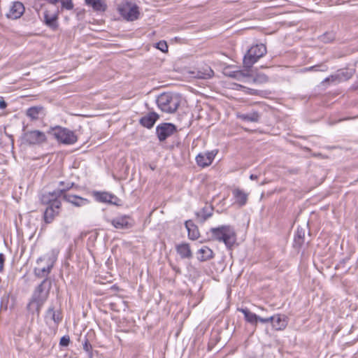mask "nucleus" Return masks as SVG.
I'll return each mask as SVG.
<instances>
[{
	"instance_id": "nucleus-1",
	"label": "nucleus",
	"mask_w": 358,
	"mask_h": 358,
	"mask_svg": "<svg viewBox=\"0 0 358 358\" xmlns=\"http://www.w3.org/2000/svg\"><path fill=\"white\" fill-rule=\"evenodd\" d=\"M52 288V282L43 279L34 289L27 305V310L32 315L39 317L41 308L48 300Z\"/></svg>"
},
{
	"instance_id": "nucleus-2",
	"label": "nucleus",
	"mask_w": 358,
	"mask_h": 358,
	"mask_svg": "<svg viewBox=\"0 0 358 358\" xmlns=\"http://www.w3.org/2000/svg\"><path fill=\"white\" fill-rule=\"evenodd\" d=\"M211 239L223 242L227 248L231 249L236 241V234L234 228L230 225H222L211 228Z\"/></svg>"
},
{
	"instance_id": "nucleus-39",
	"label": "nucleus",
	"mask_w": 358,
	"mask_h": 358,
	"mask_svg": "<svg viewBox=\"0 0 358 358\" xmlns=\"http://www.w3.org/2000/svg\"><path fill=\"white\" fill-rule=\"evenodd\" d=\"M6 260L5 255L3 253H0V273L3 271L4 262Z\"/></svg>"
},
{
	"instance_id": "nucleus-6",
	"label": "nucleus",
	"mask_w": 358,
	"mask_h": 358,
	"mask_svg": "<svg viewBox=\"0 0 358 358\" xmlns=\"http://www.w3.org/2000/svg\"><path fill=\"white\" fill-rule=\"evenodd\" d=\"M176 131V126L169 122L161 123L156 127V134L160 142L164 141Z\"/></svg>"
},
{
	"instance_id": "nucleus-24",
	"label": "nucleus",
	"mask_w": 358,
	"mask_h": 358,
	"mask_svg": "<svg viewBox=\"0 0 358 358\" xmlns=\"http://www.w3.org/2000/svg\"><path fill=\"white\" fill-rule=\"evenodd\" d=\"M236 116L238 119L248 122H258L261 117L257 111H252L248 113H238Z\"/></svg>"
},
{
	"instance_id": "nucleus-4",
	"label": "nucleus",
	"mask_w": 358,
	"mask_h": 358,
	"mask_svg": "<svg viewBox=\"0 0 358 358\" xmlns=\"http://www.w3.org/2000/svg\"><path fill=\"white\" fill-rule=\"evenodd\" d=\"M48 134L54 136L58 142L65 145L74 144L78 140L77 136L73 131L60 126L50 128Z\"/></svg>"
},
{
	"instance_id": "nucleus-11",
	"label": "nucleus",
	"mask_w": 358,
	"mask_h": 358,
	"mask_svg": "<svg viewBox=\"0 0 358 358\" xmlns=\"http://www.w3.org/2000/svg\"><path fill=\"white\" fill-rule=\"evenodd\" d=\"M24 138L25 141L30 145L40 144L46 141L45 134L38 130L27 131Z\"/></svg>"
},
{
	"instance_id": "nucleus-41",
	"label": "nucleus",
	"mask_w": 358,
	"mask_h": 358,
	"mask_svg": "<svg viewBox=\"0 0 358 358\" xmlns=\"http://www.w3.org/2000/svg\"><path fill=\"white\" fill-rule=\"evenodd\" d=\"M7 106V103L1 98L0 100V108L4 109Z\"/></svg>"
},
{
	"instance_id": "nucleus-42",
	"label": "nucleus",
	"mask_w": 358,
	"mask_h": 358,
	"mask_svg": "<svg viewBox=\"0 0 358 358\" xmlns=\"http://www.w3.org/2000/svg\"><path fill=\"white\" fill-rule=\"evenodd\" d=\"M258 321L261 322L262 323H268V320H267V317L263 318L259 316H258V317H257V322Z\"/></svg>"
},
{
	"instance_id": "nucleus-8",
	"label": "nucleus",
	"mask_w": 358,
	"mask_h": 358,
	"mask_svg": "<svg viewBox=\"0 0 358 358\" xmlns=\"http://www.w3.org/2000/svg\"><path fill=\"white\" fill-rule=\"evenodd\" d=\"M120 15L127 21H134L138 18L139 10L136 5H124L118 8Z\"/></svg>"
},
{
	"instance_id": "nucleus-14",
	"label": "nucleus",
	"mask_w": 358,
	"mask_h": 358,
	"mask_svg": "<svg viewBox=\"0 0 358 358\" xmlns=\"http://www.w3.org/2000/svg\"><path fill=\"white\" fill-rule=\"evenodd\" d=\"M216 153L217 152H214V151L199 153L196 157V164L198 166L203 168L210 166L212 164Z\"/></svg>"
},
{
	"instance_id": "nucleus-33",
	"label": "nucleus",
	"mask_w": 358,
	"mask_h": 358,
	"mask_svg": "<svg viewBox=\"0 0 358 358\" xmlns=\"http://www.w3.org/2000/svg\"><path fill=\"white\" fill-rule=\"evenodd\" d=\"M268 81V77L264 73H257L253 78V82L257 84L266 83Z\"/></svg>"
},
{
	"instance_id": "nucleus-38",
	"label": "nucleus",
	"mask_w": 358,
	"mask_h": 358,
	"mask_svg": "<svg viewBox=\"0 0 358 358\" xmlns=\"http://www.w3.org/2000/svg\"><path fill=\"white\" fill-rule=\"evenodd\" d=\"M70 343V338L69 336H64L61 338L59 345L62 347H67Z\"/></svg>"
},
{
	"instance_id": "nucleus-7",
	"label": "nucleus",
	"mask_w": 358,
	"mask_h": 358,
	"mask_svg": "<svg viewBox=\"0 0 358 358\" xmlns=\"http://www.w3.org/2000/svg\"><path fill=\"white\" fill-rule=\"evenodd\" d=\"M92 195L94 199L98 202L115 206L120 205V199L115 194L108 192L94 191L92 192Z\"/></svg>"
},
{
	"instance_id": "nucleus-43",
	"label": "nucleus",
	"mask_w": 358,
	"mask_h": 358,
	"mask_svg": "<svg viewBox=\"0 0 358 358\" xmlns=\"http://www.w3.org/2000/svg\"><path fill=\"white\" fill-rule=\"evenodd\" d=\"M213 71L211 69H210V70L208 71V73H206V77H204V78H210V77L213 76Z\"/></svg>"
},
{
	"instance_id": "nucleus-15",
	"label": "nucleus",
	"mask_w": 358,
	"mask_h": 358,
	"mask_svg": "<svg viewBox=\"0 0 358 358\" xmlns=\"http://www.w3.org/2000/svg\"><path fill=\"white\" fill-rule=\"evenodd\" d=\"M62 313L60 309H55L54 305H50L45 312V319L52 320L55 325H58L62 320Z\"/></svg>"
},
{
	"instance_id": "nucleus-34",
	"label": "nucleus",
	"mask_w": 358,
	"mask_h": 358,
	"mask_svg": "<svg viewBox=\"0 0 358 358\" xmlns=\"http://www.w3.org/2000/svg\"><path fill=\"white\" fill-rule=\"evenodd\" d=\"M327 66L324 64H317L315 66H310L306 69V71H326L327 70Z\"/></svg>"
},
{
	"instance_id": "nucleus-30",
	"label": "nucleus",
	"mask_w": 358,
	"mask_h": 358,
	"mask_svg": "<svg viewBox=\"0 0 358 358\" xmlns=\"http://www.w3.org/2000/svg\"><path fill=\"white\" fill-rule=\"evenodd\" d=\"M233 195L236 199V202L241 206L245 205L248 201V194L243 191L236 189L233 191Z\"/></svg>"
},
{
	"instance_id": "nucleus-9",
	"label": "nucleus",
	"mask_w": 358,
	"mask_h": 358,
	"mask_svg": "<svg viewBox=\"0 0 358 358\" xmlns=\"http://www.w3.org/2000/svg\"><path fill=\"white\" fill-rule=\"evenodd\" d=\"M61 206V201H54L52 206H48L46 208L43 213V220L46 224L51 223L55 217L59 215Z\"/></svg>"
},
{
	"instance_id": "nucleus-3",
	"label": "nucleus",
	"mask_w": 358,
	"mask_h": 358,
	"mask_svg": "<svg viewBox=\"0 0 358 358\" xmlns=\"http://www.w3.org/2000/svg\"><path fill=\"white\" fill-rule=\"evenodd\" d=\"M156 103L162 112L173 113L180 104V98L172 93H162L157 97Z\"/></svg>"
},
{
	"instance_id": "nucleus-5",
	"label": "nucleus",
	"mask_w": 358,
	"mask_h": 358,
	"mask_svg": "<svg viewBox=\"0 0 358 358\" xmlns=\"http://www.w3.org/2000/svg\"><path fill=\"white\" fill-rule=\"evenodd\" d=\"M265 45L257 44L252 46L243 57V65L246 69H250L261 57L266 54Z\"/></svg>"
},
{
	"instance_id": "nucleus-45",
	"label": "nucleus",
	"mask_w": 358,
	"mask_h": 358,
	"mask_svg": "<svg viewBox=\"0 0 358 358\" xmlns=\"http://www.w3.org/2000/svg\"><path fill=\"white\" fill-rule=\"evenodd\" d=\"M250 178L252 180H257L258 178V176L257 175L251 174L250 176Z\"/></svg>"
},
{
	"instance_id": "nucleus-47",
	"label": "nucleus",
	"mask_w": 358,
	"mask_h": 358,
	"mask_svg": "<svg viewBox=\"0 0 358 358\" xmlns=\"http://www.w3.org/2000/svg\"><path fill=\"white\" fill-rule=\"evenodd\" d=\"M252 92H251V94H256V90H252Z\"/></svg>"
},
{
	"instance_id": "nucleus-10",
	"label": "nucleus",
	"mask_w": 358,
	"mask_h": 358,
	"mask_svg": "<svg viewBox=\"0 0 358 358\" xmlns=\"http://www.w3.org/2000/svg\"><path fill=\"white\" fill-rule=\"evenodd\" d=\"M117 229H129L134 226V221L129 215L118 216L108 220Z\"/></svg>"
},
{
	"instance_id": "nucleus-20",
	"label": "nucleus",
	"mask_w": 358,
	"mask_h": 358,
	"mask_svg": "<svg viewBox=\"0 0 358 358\" xmlns=\"http://www.w3.org/2000/svg\"><path fill=\"white\" fill-rule=\"evenodd\" d=\"M85 3L87 6L92 7V10L96 13H103L108 8L105 0H85Z\"/></svg>"
},
{
	"instance_id": "nucleus-29",
	"label": "nucleus",
	"mask_w": 358,
	"mask_h": 358,
	"mask_svg": "<svg viewBox=\"0 0 358 358\" xmlns=\"http://www.w3.org/2000/svg\"><path fill=\"white\" fill-rule=\"evenodd\" d=\"M59 199V196H55L54 191L43 194L40 197L41 203L48 205V206H52L54 201H60Z\"/></svg>"
},
{
	"instance_id": "nucleus-26",
	"label": "nucleus",
	"mask_w": 358,
	"mask_h": 358,
	"mask_svg": "<svg viewBox=\"0 0 358 358\" xmlns=\"http://www.w3.org/2000/svg\"><path fill=\"white\" fill-rule=\"evenodd\" d=\"M197 259L200 262H206L213 257V250L207 246H203L197 251Z\"/></svg>"
},
{
	"instance_id": "nucleus-25",
	"label": "nucleus",
	"mask_w": 358,
	"mask_h": 358,
	"mask_svg": "<svg viewBox=\"0 0 358 358\" xmlns=\"http://www.w3.org/2000/svg\"><path fill=\"white\" fill-rule=\"evenodd\" d=\"M185 225L188 232V238L191 240H196L199 237L197 226L192 220L186 221Z\"/></svg>"
},
{
	"instance_id": "nucleus-27",
	"label": "nucleus",
	"mask_w": 358,
	"mask_h": 358,
	"mask_svg": "<svg viewBox=\"0 0 358 358\" xmlns=\"http://www.w3.org/2000/svg\"><path fill=\"white\" fill-rule=\"evenodd\" d=\"M287 317L282 315H276L275 320L273 322V327L278 331L283 330L287 325Z\"/></svg>"
},
{
	"instance_id": "nucleus-19",
	"label": "nucleus",
	"mask_w": 358,
	"mask_h": 358,
	"mask_svg": "<svg viewBox=\"0 0 358 358\" xmlns=\"http://www.w3.org/2000/svg\"><path fill=\"white\" fill-rule=\"evenodd\" d=\"M59 186L60 188L54 190L55 196H57L62 197L64 199V195L70 194L68 192L73 187H77L78 185H76L73 182H65L64 181H60L59 182Z\"/></svg>"
},
{
	"instance_id": "nucleus-12",
	"label": "nucleus",
	"mask_w": 358,
	"mask_h": 358,
	"mask_svg": "<svg viewBox=\"0 0 358 358\" xmlns=\"http://www.w3.org/2000/svg\"><path fill=\"white\" fill-rule=\"evenodd\" d=\"M45 259L39 257L36 263L38 265ZM53 267V263L49 264L47 266L41 267L40 266L35 267L34 269V275L38 278L47 279L49 282H52L51 279L48 277Z\"/></svg>"
},
{
	"instance_id": "nucleus-23",
	"label": "nucleus",
	"mask_w": 358,
	"mask_h": 358,
	"mask_svg": "<svg viewBox=\"0 0 358 358\" xmlns=\"http://www.w3.org/2000/svg\"><path fill=\"white\" fill-rule=\"evenodd\" d=\"M58 16L57 15H50L48 11L44 12V24L48 27L52 31H55L58 29L59 24L57 22Z\"/></svg>"
},
{
	"instance_id": "nucleus-21",
	"label": "nucleus",
	"mask_w": 358,
	"mask_h": 358,
	"mask_svg": "<svg viewBox=\"0 0 358 358\" xmlns=\"http://www.w3.org/2000/svg\"><path fill=\"white\" fill-rule=\"evenodd\" d=\"M176 250L181 259H190L193 257V253L190 245L187 243H182L176 245Z\"/></svg>"
},
{
	"instance_id": "nucleus-22",
	"label": "nucleus",
	"mask_w": 358,
	"mask_h": 358,
	"mask_svg": "<svg viewBox=\"0 0 358 358\" xmlns=\"http://www.w3.org/2000/svg\"><path fill=\"white\" fill-rule=\"evenodd\" d=\"M26 115L32 120H38L45 115V109L43 106H37L30 107L27 110Z\"/></svg>"
},
{
	"instance_id": "nucleus-16",
	"label": "nucleus",
	"mask_w": 358,
	"mask_h": 358,
	"mask_svg": "<svg viewBox=\"0 0 358 358\" xmlns=\"http://www.w3.org/2000/svg\"><path fill=\"white\" fill-rule=\"evenodd\" d=\"M214 208L212 205L206 203L205 206L199 211L195 213L198 222L204 223L209 217L213 215Z\"/></svg>"
},
{
	"instance_id": "nucleus-28",
	"label": "nucleus",
	"mask_w": 358,
	"mask_h": 358,
	"mask_svg": "<svg viewBox=\"0 0 358 358\" xmlns=\"http://www.w3.org/2000/svg\"><path fill=\"white\" fill-rule=\"evenodd\" d=\"M304 238L305 230L298 227L294 238V247L295 248H300L304 243Z\"/></svg>"
},
{
	"instance_id": "nucleus-40",
	"label": "nucleus",
	"mask_w": 358,
	"mask_h": 358,
	"mask_svg": "<svg viewBox=\"0 0 358 358\" xmlns=\"http://www.w3.org/2000/svg\"><path fill=\"white\" fill-rule=\"evenodd\" d=\"M338 76L331 75V76L324 79V82H336Z\"/></svg>"
},
{
	"instance_id": "nucleus-31",
	"label": "nucleus",
	"mask_w": 358,
	"mask_h": 358,
	"mask_svg": "<svg viewBox=\"0 0 358 358\" xmlns=\"http://www.w3.org/2000/svg\"><path fill=\"white\" fill-rule=\"evenodd\" d=\"M238 310L241 312L245 317V320L250 324H257L258 315L250 312L248 308H238Z\"/></svg>"
},
{
	"instance_id": "nucleus-32",
	"label": "nucleus",
	"mask_w": 358,
	"mask_h": 358,
	"mask_svg": "<svg viewBox=\"0 0 358 358\" xmlns=\"http://www.w3.org/2000/svg\"><path fill=\"white\" fill-rule=\"evenodd\" d=\"M336 76H338L337 81L341 82L342 80H347L350 79L352 76V73L348 70H342L339 71L338 73L336 74Z\"/></svg>"
},
{
	"instance_id": "nucleus-44",
	"label": "nucleus",
	"mask_w": 358,
	"mask_h": 358,
	"mask_svg": "<svg viewBox=\"0 0 358 358\" xmlns=\"http://www.w3.org/2000/svg\"><path fill=\"white\" fill-rule=\"evenodd\" d=\"M267 320H268V322H271L273 324V322L275 320V315L267 317Z\"/></svg>"
},
{
	"instance_id": "nucleus-36",
	"label": "nucleus",
	"mask_w": 358,
	"mask_h": 358,
	"mask_svg": "<svg viewBox=\"0 0 358 358\" xmlns=\"http://www.w3.org/2000/svg\"><path fill=\"white\" fill-rule=\"evenodd\" d=\"M62 6L66 10H72L73 8V3L72 0H61Z\"/></svg>"
},
{
	"instance_id": "nucleus-37",
	"label": "nucleus",
	"mask_w": 358,
	"mask_h": 358,
	"mask_svg": "<svg viewBox=\"0 0 358 358\" xmlns=\"http://www.w3.org/2000/svg\"><path fill=\"white\" fill-rule=\"evenodd\" d=\"M83 350L90 354V357H92V346L87 338H85V342L83 343Z\"/></svg>"
},
{
	"instance_id": "nucleus-18",
	"label": "nucleus",
	"mask_w": 358,
	"mask_h": 358,
	"mask_svg": "<svg viewBox=\"0 0 358 358\" xmlns=\"http://www.w3.org/2000/svg\"><path fill=\"white\" fill-rule=\"evenodd\" d=\"M159 115L155 112H150L147 115L143 116L140 120V124L148 129H151L157 120L159 119Z\"/></svg>"
},
{
	"instance_id": "nucleus-35",
	"label": "nucleus",
	"mask_w": 358,
	"mask_h": 358,
	"mask_svg": "<svg viewBox=\"0 0 358 358\" xmlns=\"http://www.w3.org/2000/svg\"><path fill=\"white\" fill-rule=\"evenodd\" d=\"M155 48L161 50L162 52H168V45L165 41H160L155 44Z\"/></svg>"
},
{
	"instance_id": "nucleus-13",
	"label": "nucleus",
	"mask_w": 358,
	"mask_h": 358,
	"mask_svg": "<svg viewBox=\"0 0 358 358\" xmlns=\"http://www.w3.org/2000/svg\"><path fill=\"white\" fill-rule=\"evenodd\" d=\"M24 12V6L20 1H15L10 6L6 17L9 19L16 20L20 18Z\"/></svg>"
},
{
	"instance_id": "nucleus-46",
	"label": "nucleus",
	"mask_w": 358,
	"mask_h": 358,
	"mask_svg": "<svg viewBox=\"0 0 358 358\" xmlns=\"http://www.w3.org/2000/svg\"><path fill=\"white\" fill-rule=\"evenodd\" d=\"M2 308H4V310H7V305L6 304L5 305L4 308H3V301L1 302V309H2Z\"/></svg>"
},
{
	"instance_id": "nucleus-17",
	"label": "nucleus",
	"mask_w": 358,
	"mask_h": 358,
	"mask_svg": "<svg viewBox=\"0 0 358 358\" xmlns=\"http://www.w3.org/2000/svg\"><path fill=\"white\" fill-rule=\"evenodd\" d=\"M63 200L76 207H82L90 203V201L87 199L71 194L64 195Z\"/></svg>"
}]
</instances>
